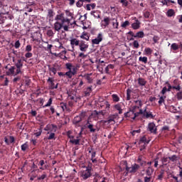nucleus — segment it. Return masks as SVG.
Segmentation results:
<instances>
[{"label":"nucleus","mask_w":182,"mask_h":182,"mask_svg":"<svg viewBox=\"0 0 182 182\" xmlns=\"http://www.w3.org/2000/svg\"><path fill=\"white\" fill-rule=\"evenodd\" d=\"M85 116L86 113L81 112L79 115L74 117L73 120V124L75 125L76 128L82 127L81 122L82 121H83Z\"/></svg>","instance_id":"1"},{"label":"nucleus","mask_w":182,"mask_h":182,"mask_svg":"<svg viewBox=\"0 0 182 182\" xmlns=\"http://www.w3.org/2000/svg\"><path fill=\"white\" fill-rule=\"evenodd\" d=\"M125 170L126 173L125 176H127L128 173H135L138 171L140 168V166L137 164H132L130 167L127 166V162L125 161Z\"/></svg>","instance_id":"2"},{"label":"nucleus","mask_w":182,"mask_h":182,"mask_svg":"<svg viewBox=\"0 0 182 182\" xmlns=\"http://www.w3.org/2000/svg\"><path fill=\"white\" fill-rule=\"evenodd\" d=\"M80 176L84 181L90 178L92 176V166L88 165L85 170L81 171Z\"/></svg>","instance_id":"3"},{"label":"nucleus","mask_w":182,"mask_h":182,"mask_svg":"<svg viewBox=\"0 0 182 182\" xmlns=\"http://www.w3.org/2000/svg\"><path fill=\"white\" fill-rule=\"evenodd\" d=\"M55 21L57 22H60L61 23H67L68 25H70V20L68 18H65V14L62 13L56 16Z\"/></svg>","instance_id":"4"},{"label":"nucleus","mask_w":182,"mask_h":182,"mask_svg":"<svg viewBox=\"0 0 182 182\" xmlns=\"http://www.w3.org/2000/svg\"><path fill=\"white\" fill-rule=\"evenodd\" d=\"M124 118L126 119L129 118L134 120L135 118L136 117V109H134V107L130 108V109L128 112L124 114Z\"/></svg>","instance_id":"5"},{"label":"nucleus","mask_w":182,"mask_h":182,"mask_svg":"<svg viewBox=\"0 0 182 182\" xmlns=\"http://www.w3.org/2000/svg\"><path fill=\"white\" fill-rule=\"evenodd\" d=\"M85 127L89 129L90 133H95L96 132L100 131V127L95 128V125L90 122V121L87 120L85 124Z\"/></svg>","instance_id":"6"},{"label":"nucleus","mask_w":182,"mask_h":182,"mask_svg":"<svg viewBox=\"0 0 182 182\" xmlns=\"http://www.w3.org/2000/svg\"><path fill=\"white\" fill-rule=\"evenodd\" d=\"M47 82L48 83V88L50 90H53L58 88V83L55 84V79L53 77H48Z\"/></svg>","instance_id":"7"},{"label":"nucleus","mask_w":182,"mask_h":182,"mask_svg":"<svg viewBox=\"0 0 182 182\" xmlns=\"http://www.w3.org/2000/svg\"><path fill=\"white\" fill-rule=\"evenodd\" d=\"M44 131L52 133L56 132L58 131V125L55 124H48L45 127Z\"/></svg>","instance_id":"8"},{"label":"nucleus","mask_w":182,"mask_h":182,"mask_svg":"<svg viewBox=\"0 0 182 182\" xmlns=\"http://www.w3.org/2000/svg\"><path fill=\"white\" fill-rule=\"evenodd\" d=\"M65 68L67 70L71 72L73 75H76V74H77V67L72 65V63H66Z\"/></svg>","instance_id":"9"},{"label":"nucleus","mask_w":182,"mask_h":182,"mask_svg":"<svg viewBox=\"0 0 182 182\" xmlns=\"http://www.w3.org/2000/svg\"><path fill=\"white\" fill-rule=\"evenodd\" d=\"M147 132H150V134H157V127L154 124V122H150L147 127Z\"/></svg>","instance_id":"10"},{"label":"nucleus","mask_w":182,"mask_h":182,"mask_svg":"<svg viewBox=\"0 0 182 182\" xmlns=\"http://www.w3.org/2000/svg\"><path fill=\"white\" fill-rule=\"evenodd\" d=\"M79 48L81 52L86 53L89 49V44L85 41H80Z\"/></svg>","instance_id":"11"},{"label":"nucleus","mask_w":182,"mask_h":182,"mask_svg":"<svg viewBox=\"0 0 182 182\" xmlns=\"http://www.w3.org/2000/svg\"><path fill=\"white\" fill-rule=\"evenodd\" d=\"M103 41V34L102 33H98L97 37L92 40V45H99Z\"/></svg>","instance_id":"12"},{"label":"nucleus","mask_w":182,"mask_h":182,"mask_svg":"<svg viewBox=\"0 0 182 182\" xmlns=\"http://www.w3.org/2000/svg\"><path fill=\"white\" fill-rule=\"evenodd\" d=\"M101 28L102 29H106L107 26L110 25V17H105L102 21H101Z\"/></svg>","instance_id":"13"},{"label":"nucleus","mask_w":182,"mask_h":182,"mask_svg":"<svg viewBox=\"0 0 182 182\" xmlns=\"http://www.w3.org/2000/svg\"><path fill=\"white\" fill-rule=\"evenodd\" d=\"M137 163L140 164L141 167L146 166V161H145V156L143 155H139L138 156Z\"/></svg>","instance_id":"14"},{"label":"nucleus","mask_w":182,"mask_h":182,"mask_svg":"<svg viewBox=\"0 0 182 182\" xmlns=\"http://www.w3.org/2000/svg\"><path fill=\"white\" fill-rule=\"evenodd\" d=\"M65 23H60V21H56L54 23V29L55 31H57L58 32H60L61 29L63 28Z\"/></svg>","instance_id":"15"},{"label":"nucleus","mask_w":182,"mask_h":182,"mask_svg":"<svg viewBox=\"0 0 182 182\" xmlns=\"http://www.w3.org/2000/svg\"><path fill=\"white\" fill-rule=\"evenodd\" d=\"M15 70H16V66H11L6 72V74L7 76H14V77H15Z\"/></svg>","instance_id":"16"},{"label":"nucleus","mask_w":182,"mask_h":182,"mask_svg":"<svg viewBox=\"0 0 182 182\" xmlns=\"http://www.w3.org/2000/svg\"><path fill=\"white\" fill-rule=\"evenodd\" d=\"M117 116L115 114L110 115L107 120L105 121V124H115L114 119H116Z\"/></svg>","instance_id":"17"},{"label":"nucleus","mask_w":182,"mask_h":182,"mask_svg":"<svg viewBox=\"0 0 182 182\" xmlns=\"http://www.w3.org/2000/svg\"><path fill=\"white\" fill-rule=\"evenodd\" d=\"M134 102L136 104V105L133 106L132 108L133 109H139L141 108L143 104H142V102L141 100H134Z\"/></svg>","instance_id":"18"},{"label":"nucleus","mask_w":182,"mask_h":182,"mask_svg":"<svg viewBox=\"0 0 182 182\" xmlns=\"http://www.w3.org/2000/svg\"><path fill=\"white\" fill-rule=\"evenodd\" d=\"M48 179V174L46 172H43L42 175L38 176L37 180L43 182L44 181Z\"/></svg>","instance_id":"19"},{"label":"nucleus","mask_w":182,"mask_h":182,"mask_svg":"<svg viewBox=\"0 0 182 182\" xmlns=\"http://www.w3.org/2000/svg\"><path fill=\"white\" fill-rule=\"evenodd\" d=\"M71 46H79L80 45V41L77 38H73L70 41Z\"/></svg>","instance_id":"20"},{"label":"nucleus","mask_w":182,"mask_h":182,"mask_svg":"<svg viewBox=\"0 0 182 182\" xmlns=\"http://www.w3.org/2000/svg\"><path fill=\"white\" fill-rule=\"evenodd\" d=\"M166 85H168V88H167L168 92H171L172 89L179 92V87L171 86V84L168 83V82H166Z\"/></svg>","instance_id":"21"},{"label":"nucleus","mask_w":182,"mask_h":182,"mask_svg":"<svg viewBox=\"0 0 182 182\" xmlns=\"http://www.w3.org/2000/svg\"><path fill=\"white\" fill-rule=\"evenodd\" d=\"M150 140H147V136L146 135L143 136L142 137L140 138L139 139V144L144 143V144H149Z\"/></svg>","instance_id":"22"},{"label":"nucleus","mask_w":182,"mask_h":182,"mask_svg":"<svg viewBox=\"0 0 182 182\" xmlns=\"http://www.w3.org/2000/svg\"><path fill=\"white\" fill-rule=\"evenodd\" d=\"M161 162H162V165L161 166V167H162L164 166H166L167 164L170 163L169 157H163V158H161Z\"/></svg>","instance_id":"23"},{"label":"nucleus","mask_w":182,"mask_h":182,"mask_svg":"<svg viewBox=\"0 0 182 182\" xmlns=\"http://www.w3.org/2000/svg\"><path fill=\"white\" fill-rule=\"evenodd\" d=\"M21 151L25 152L28 149H29V144H28V141H26L24 144H23L21 146Z\"/></svg>","instance_id":"24"},{"label":"nucleus","mask_w":182,"mask_h":182,"mask_svg":"<svg viewBox=\"0 0 182 182\" xmlns=\"http://www.w3.org/2000/svg\"><path fill=\"white\" fill-rule=\"evenodd\" d=\"M48 70L50 71V73H52L53 74V75H55L57 74L58 69L55 66L51 67L50 65H48Z\"/></svg>","instance_id":"25"},{"label":"nucleus","mask_w":182,"mask_h":182,"mask_svg":"<svg viewBox=\"0 0 182 182\" xmlns=\"http://www.w3.org/2000/svg\"><path fill=\"white\" fill-rule=\"evenodd\" d=\"M47 134H49V136L47 138L48 140H55L56 139L55 133L48 132Z\"/></svg>","instance_id":"26"},{"label":"nucleus","mask_w":182,"mask_h":182,"mask_svg":"<svg viewBox=\"0 0 182 182\" xmlns=\"http://www.w3.org/2000/svg\"><path fill=\"white\" fill-rule=\"evenodd\" d=\"M16 69L23 68V63L21 59L17 60V63L15 64Z\"/></svg>","instance_id":"27"},{"label":"nucleus","mask_w":182,"mask_h":182,"mask_svg":"<svg viewBox=\"0 0 182 182\" xmlns=\"http://www.w3.org/2000/svg\"><path fill=\"white\" fill-rule=\"evenodd\" d=\"M140 25H141V23L139 21V20H136V22L132 24V28H133V29H135V30L139 29Z\"/></svg>","instance_id":"28"},{"label":"nucleus","mask_w":182,"mask_h":182,"mask_svg":"<svg viewBox=\"0 0 182 182\" xmlns=\"http://www.w3.org/2000/svg\"><path fill=\"white\" fill-rule=\"evenodd\" d=\"M144 117H146V119L151 118L154 119V117L151 114V112H149L146 111V107L145 108V113L144 114Z\"/></svg>","instance_id":"29"},{"label":"nucleus","mask_w":182,"mask_h":182,"mask_svg":"<svg viewBox=\"0 0 182 182\" xmlns=\"http://www.w3.org/2000/svg\"><path fill=\"white\" fill-rule=\"evenodd\" d=\"M154 173V168H152V166H149L147 168V169L146 170V174L148 176H151V175L153 174Z\"/></svg>","instance_id":"30"},{"label":"nucleus","mask_w":182,"mask_h":182,"mask_svg":"<svg viewBox=\"0 0 182 182\" xmlns=\"http://www.w3.org/2000/svg\"><path fill=\"white\" fill-rule=\"evenodd\" d=\"M92 86L88 87L86 88V90L84 92L85 96V97H89L90 96V94L92 93Z\"/></svg>","instance_id":"31"},{"label":"nucleus","mask_w":182,"mask_h":182,"mask_svg":"<svg viewBox=\"0 0 182 182\" xmlns=\"http://www.w3.org/2000/svg\"><path fill=\"white\" fill-rule=\"evenodd\" d=\"M178 49H179V47L177 43H173L171 44V50H172L173 52H176L177 50H178Z\"/></svg>","instance_id":"32"},{"label":"nucleus","mask_w":182,"mask_h":182,"mask_svg":"<svg viewBox=\"0 0 182 182\" xmlns=\"http://www.w3.org/2000/svg\"><path fill=\"white\" fill-rule=\"evenodd\" d=\"M70 143L75 145H80V139H70Z\"/></svg>","instance_id":"33"},{"label":"nucleus","mask_w":182,"mask_h":182,"mask_svg":"<svg viewBox=\"0 0 182 182\" xmlns=\"http://www.w3.org/2000/svg\"><path fill=\"white\" fill-rule=\"evenodd\" d=\"M173 86L175 87H179V91H181V87L180 86V82L178 79H175L173 81Z\"/></svg>","instance_id":"34"},{"label":"nucleus","mask_w":182,"mask_h":182,"mask_svg":"<svg viewBox=\"0 0 182 182\" xmlns=\"http://www.w3.org/2000/svg\"><path fill=\"white\" fill-rule=\"evenodd\" d=\"M80 38L82 40H85L86 41H89L90 39L89 35L85 32L82 33Z\"/></svg>","instance_id":"35"},{"label":"nucleus","mask_w":182,"mask_h":182,"mask_svg":"<svg viewBox=\"0 0 182 182\" xmlns=\"http://www.w3.org/2000/svg\"><path fill=\"white\" fill-rule=\"evenodd\" d=\"M95 8H96V4L95 3L86 5L87 11H91V9H95Z\"/></svg>","instance_id":"36"},{"label":"nucleus","mask_w":182,"mask_h":182,"mask_svg":"<svg viewBox=\"0 0 182 182\" xmlns=\"http://www.w3.org/2000/svg\"><path fill=\"white\" fill-rule=\"evenodd\" d=\"M54 16V11L52 9H49L48 12V18H49V21H52L53 19Z\"/></svg>","instance_id":"37"},{"label":"nucleus","mask_w":182,"mask_h":182,"mask_svg":"<svg viewBox=\"0 0 182 182\" xmlns=\"http://www.w3.org/2000/svg\"><path fill=\"white\" fill-rule=\"evenodd\" d=\"M144 37V33L143 31H139L136 33L134 38H143Z\"/></svg>","instance_id":"38"},{"label":"nucleus","mask_w":182,"mask_h":182,"mask_svg":"<svg viewBox=\"0 0 182 182\" xmlns=\"http://www.w3.org/2000/svg\"><path fill=\"white\" fill-rule=\"evenodd\" d=\"M138 84L140 85V86H145V85L146 84V81L142 78V77H139L138 79Z\"/></svg>","instance_id":"39"},{"label":"nucleus","mask_w":182,"mask_h":182,"mask_svg":"<svg viewBox=\"0 0 182 182\" xmlns=\"http://www.w3.org/2000/svg\"><path fill=\"white\" fill-rule=\"evenodd\" d=\"M53 98L52 97L49 98L48 102L45 105L43 106V108H46V107H50L53 104Z\"/></svg>","instance_id":"40"},{"label":"nucleus","mask_w":182,"mask_h":182,"mask_svg":"<svg viewBox=\"0 0 182 182\" xmlns=\"http://www.w3.org/2000/svg\"><path fill=\"white\" fill-rule=\"evenodd\" d=\"M112 21H113L112 26H113L114 29H118L119 23L117 22V19L113 18Z\"/></svg>","instance_id":"41"},{"label":"nucleus","mask_w":182,"mask_h":182,"mask_svg":"<svg viewBox=\"0 0 182 182\" xmlns=\"http://www.w3.org/2000/svg\"><path fill=\"white\" fill-rule=\"evenodd\" d=\"M166 96H161L159 101V105L162 106L163 104H165Z\"/></svg>","instance_id":"42"},{"label":"nucleus","mask_w":182,"mask_h":182,"mask_svg":"<svg viewBox=\"0 0 182 182\" xmlns=\"http://www.w3.org/2000/svg\"><path fill=\"white\" fill-rule=\"evenodd\" d=\"M92 76V73L87 74L85 75V79L87 80L88 83L92 84L93 82V79L90 77Z\"/></svg>","instance_id":"43"},{"label":"nucleus","mask_w":182,"mask_h":182,"mask_svg":"<svg viewBox=\"0 0 182 182\" xmlns=\"http://www.w3.org/2000/svg\"><path fill=\"white\" fill-rule=\"evenodd\" d=\"M132 92V90L131 89L127 90V101H129L131 100V94Z\"/></svg>","instance_id":"44"},{"label":"nucleus","mask_w":182,"mask_h":182,"mask_svg":"<svg viewBox=\"0 0 182 182\" xmlns=\"http://www.w3.org/2000/svg\"><path fill=\"white\" fill-rule=\"evenodd\" d=\"M168 159L171 162H176L178 159V157L176 155H172L171 156H168Z\"/></svg>","instance_id":"45"},{"label":"nucleus","mask_w":182,"mask_h":182,"mask_svg":"<svg viewBox=\"0 0 182 182\" xmlns=\"http://www.w3.org/2000/svg\"><path fill=\"white\" fill-rule=\"evenodd\" d=\"M166 15L167 16H169V17L173 16V15H175L174 10L172 9L168 10Z\"/></svg>","instance_id":"46"},{"label":"nucleus","mask_w":182,"mask_h":182,"mask_svg":"<svg viewBox=\"0 0 182 182\" xmlns=\"http://www.w3.org/2000/svg\"><path fill=\"white\" fill-rule=\"evenodd\" d=\"M68 98L70 100L75 101V99L76 98V97L75 96V95H72V92H68Z\"/></svg>","instance_id":"47"},{"label":"nucleus","mask_w":182,"mask_h":182,"mask_svg":"<svg viewBox=\"0 0 182 182\" xmlns=\"http://www.w3.org/2000/svg\"><path fill=\"white\" fill-rule=\"evenodd\" d=\"M46 33L48 37H51V38L54 37V35H55V33L52 29L48 30Z\"/></svg>","instance_id":"48"},{"label":"nucleus","mask_w":182,"mask_h":182,"mask_svg":"<svg viewBox=\"0 0 182 182\" xmlns=\"http://www.w3.org/2000/svg\"><path fill=\"white\" fill-rule=\"evenodd\" d=\"M139 112H135V114H136V117H139V115H143V117L144 116L145 114V109H144V111H143L141 108H139Z\"/></svg>","instance_id":"49"},{"label":"nucleus","mask_w":182,"mask_h":182,"mask_svg":"<svg viewBox=\"0 0 182 182\" xmlns=\"http://www.w3.org/2000/svg\"><path fill=\"white\" fill-rule=\"evenodd\" d=\"M104 106L106 107L107 109H110V105L109 104V102L107 101H105V102H104L103 104L100 105L101 108L103 107Z\"/></svg>","instance_id":"50"},{"label":"nucleus","mask_w":182,"mask_h":182,"mask_svg":"<svg viewBox=\"0 0 182 182\" xmlns=\"http://www.w3.org/2000/svg\"><path fill=\"white\" fill-rule=\"evenodd\" d=\"M33 50V47L31 45H27L26 46L25 52L26 53H31Z\"/></svg>","instance_id":"51"},{"label":"nucleus","mask_w":182,"mask_h":182,"mask_svg":"<svg viewBox=\"0 0 182 182\" xmlns=\"http://www.w3.org/2000/svg\"><path fill=\"white\" fill-rule=\"evenodd\" d=\"M83 2H85V0H79L77 3H76V6L77 8H82V6H83Z\"/></svg>","instance_id":"52"},{"label":"nucleus","mask_w":182,"mask_h":182,"mask_svg":"<svg viewBox=\"0 0 182 182\" xmlns=\"http://www.w3.org/2000/svg\"><path fill=\"white\" fill-rule=\"evenodd\" d=\"M112 100L114 102H119V97L117 96V95L113 94L112 95Z\"/></svg>","instance_id":"53"},{"label":"nucleus","mask_w":182,"mask_h":182,"mask_svg":"<svg viewBox=\"0 0 182 182\" xmlns=\"http://www.w3.org/2000/svg\"><path fill=\"white\" fill-rule=\"evenodd\" d=\"M60 107L62 108L63 111L68 109V104L66 102H61Z\"/></svg>","instance_id":"54"},{"label":"nucleus","mask_w":182,"mask_h":182,"mask_svg":"<svg viewBox=\"0 0 182 182\" xmlns=\"http://www.w3.org/2000/svg\"><path fill=\"white\" fill-rule=\"evenodd\" d=\"M43 133V129H38V131H37L36 132L34 133V135L36 137H39L42 135Z\"/></svg>","instance_id":"55"},{"label":"nucleus","mask_w":182,"mask_h":182,"mask_svg":"<svg viewBox=\"0 0 182 182\" xmlns=\"http://www.w3.org/2000/svg\"><path fill=\"white\" fill-rule=\"evenodd\" d=\"M146 55H151L152 53V50L150 48H146L144 50Z\"/></svg>","instance_id":"56"},{"label":"nucleus","mask_w":182,"mask_h":182,"mask_svg":"<svg viewBox=\"0 0 182 182\" xmlns=\"http://www.w3.org/2000/svg\"><path fill=\"white\" fill-rule=\"evenodd\" d=\"M8 138L9 139V144H14L16 142V139L14 136H9Z\"/></svg>","instance_id":"57"},{"label":"nucleus","mask_w":182,"mask_h":182,"mask_svg":"<svg viewBox=\"0 0 182 182\" xmlns=\"http://www.w3.org/2000/svg\"><path fill=\"white\" fill-rule=\"evenodd\" d=\"M139 60L140 62L144 63V64H146L148 59H147L146 57H141H141H139Z\"/></svg>","instance_id":"58"},{"label":"nucleus","mask_w":182,"mask_h":182,"mask_svg":"<svg viewBox=\"0 0 182 182\" xmlns=\"http://www.w3.org/2000/svg\"><path fill=\"white\" fill-rule=\"evenodd\" d=\"M65 75L67 76L69 79H72V77L73 76H75V75H73L71 71H68L65 73Z\"/></svg>","instance_id":"59"},{"label":"nucleus","mask_w":182,"mask_h":182,"mask_svg":"<svg viewBox=\"0 0 182 182\" xmlns=\"http://www.w3.org/2000/svg\"><path fill=\"white\" fill-rule=\"evenodd\" d=\"M133 46H134V49H138V48H139V42H138V41H134V42H133Z\"/></svg>","instance_id":"60"},{"label":"nucleus","mask_w":182,"mask_h":182,"mask_svg":"<svg viewBox=\"0 0 182 182\" xmlns=\"http://www.w3.org/2000/svg\"><path fill=\"white\" fill-rule=\"evenodd\" d=\"M119 2L122 4V6H128L129 2L127 0H120Z\"/></svg>","instance_id":"61"},{"label":"nucleus","mask_w":182,"mask_h":182,"mask_svg":"<svg viewBox=\"0 0 182 182\" xmlns=\"http://www.w3.org/2000/svg\"><path fill=\"white\" fill-rule=\"evenodd\" d=\"M176 97L178 101L182 100V92H177Z\"/></svg>","instance_id":"62"},{"label":"nucleus","mask_w":182,"mask_h":182,"mask_svg":"<svg viewBox=\"0 0 182 182\" xmlns=\"http://www.w3.org/2000/svg\"><path fill=\"white\" fill-rule=\"evenodd\" d=\"M159 158L157 156L154 161L153 162L154 163V168H157L158 165H159Z\"/></svg>","instance_id":"63"},{"label":"nucleus","mask_w":182,"mask_h":182,"mask_svg":"<svg viewBox=\"0 0 182 182\" xmlns=\"http://www.w3.org/2000/svg\"><path fill=\"white\" fill-rule=\"evenodd\" d=\"M129 22L128 21H125L124 23H122L121 26L122 28H127V26H129Z\"/></svg>","instance_id":"64"}]
</instances>
